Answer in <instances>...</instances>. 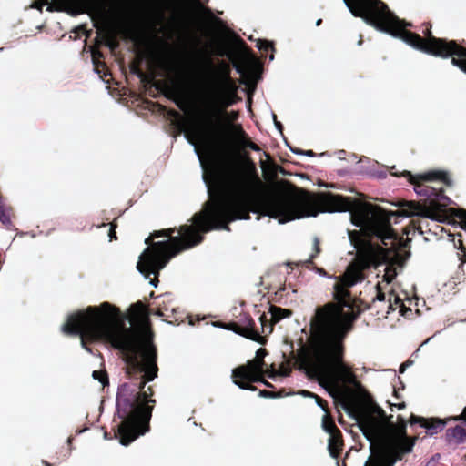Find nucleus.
<instances>
[{
  "label": "nucleus",
  "instance_id": "f257e3e1",
  "mask_svg": "<svg viewBox=\"0 0 466 466\" xmlns=\"http://www.w3.org/2000/svg\"><path fill=\"white\" fill-rule=\"evenodd\" d=\"M248 208L276 219L279 224L316 218L319 213L349 211L351 223L360 228L363 235L375 236L382 241L394 237L389 216L380 207L357 201L350 203L342 196L327 192L295 193L286 181L275 183L270 191L265 193L253 165L244 160L234 164L229 171L228 191L211 198L205 209L194 218V226L181 228V236L171 238L168 244L157 242L149 248V275H157L180 250L198 244L201 239L199 231L228 229L220 224L247 219Z\"/></svg>",
  "mask_w": 466,
  "mask_h": 466
},
{
  "label": "nucleus",
  "instance_id": "f03ea898",
  "mask_svg": "<svg viewBox=\"0 0 466 466\" xmlns=\"http://www.w3.org/2000/svg\"><path fill=\"white\" fill-rule=\"evenodd\" d=\"M137 323L124 327L119 311L107 302L96 307H88L83 311L70 315L62 326V331L70 335L106 338L112 346L121 350L140 353L145 382L157 377L155 350L141 305L137 306Z\"/></svg>",
  "mask_w": 466,
  "mask_h": 466
},
{
  "label": "nucleus",
  "instance_id": "7ed1b4c3",
  "mask_svg": "<svg viewBox=\"0 0 466 466\" xmlns=\"http://www.w3.org/2000/svg\"><path fill=\"white\" fill-rule=\"evenodd\" d=\"M353 319V315L344 314L335 306L318 310L311 323L310 348L299 354L300 369L328 390H336L339 381L356 383L354 374L340 358L341 340Z\"/></svg>",
  "mask_w": 466,
  "mask_h": 466
},
{
  "label": "nucleus",
  "instance_id": "20e7f679",
  "mask_svg": "<svg viewBox=\"0 0 466 466\" xmlns=\"http://www.w3.org/2000/svg\"><path fill=\"white\" fill-rule=\"evenodd\" d=\"M202 66L210 77L195 89L196 106L191 112L188 127L196 124L197 132L202 139L211 141L213 120L223 108L235 103L237 86L228 76L230 67L227 63L214 65L211 58L206 57Z\"/></svg>",
  "mask_w": 466,
  "mask_h": 466
},
{
  "label": "nucleus",
  "instance_id": "39448f33",
  "mask_svg": "<svg viewBox=\"0 0 466 466\" xmlns=\"http://www.w3.org/2000/svg\"><path fill=\"white\" fill-rule=\"evenodd\" d=\"M359 427L372 453L364 466H394L413 450L414 442L406 437L405 427L391 423L379 407L366 412Z\"/></svg>",
  "mask_w": 466,
  "mask_h": 466
},
{
  "label": "nucleus",
  "instance_id": "423d86ee",
  "mask_svg": "<svg viewBox=\"0 0 466 466\" xmlns=\"http://www.w3.org/2000/svg\"><path fill=\"white\" fill-rule=\"evenodd\" d=\"M220 114L213 120V139L206 141L198 135L196 124L187 127L189 136L200 147L210 152H230L243 147L258 151L259 148L253 143L246 140V136L241 127L230 122L220 124Z\"/></svg>",
  "mask_w": 466,
  "mask_h": 466
},
{
  "label": "nucleus",
  "instance_id": "0eeeda50",
  "mask_svg": "<svg viewBox=\"0 0 466 466\" xmlns=\"http://www.w3.org/2000/svg\"><path fill=\"white\" fill-rule=\"evenodd\" d=\"M350 242L356 249L355 260L348 266L344 275L340 278L344 285L352 287L363 279L362 270L370 266L377 267L386 261L385 249L374 247L368 241L353 240L357 232H348Z\"/></svg>",
  "mask_w": 466,
  "mask_h": 466
},
{
  "label": "nucleus",
  "instance_id": "6e6552de",
  "mask_svg": "<svg viewBox=\"0 0 466 466\" xmlns=\"http://www.w3.org/2000/svg\"><path fill=\"white\" fill-rule=\"evenodd\" d=\"M343 3L354 16L361 17L381 32L399 31L405 25L379 0H343Z\"/></svg>",
  "mask_w": 466,
  "mask_h": 466
},
{
  "label": "nucleus",
  "instance_id": "1a4fd4ad",
  "mask_svg": "<svg viewBox=\"0 0 466 466\" xmlns=\"http://www.w3.org/2000/svg\"><path fill=\"white\" fill-rule=\"evenodd\" d=\"M403 41L418 50L436 56L446 58L456 55L458 58H453L452 64L466 73V50L457 46L454 42H445L434 37L421 39L418 35L411 33H405Z\"/></svg>",
  "mask_w": 466,
  "mask_h": 466
},
{
  "label": "nucleus",
  "instance_id": "9d476101",
  "mask_svg": "<svg viewBox=\"0 0 466 466\" xmlns=\"http://www.w3.org/2000/svg\"><path fill=\"white\" fill-rule=\"evenodd\" d=\"M151 410L146 405L138 406L119 427L120 444L128 445L137 436L143 435L147 431V423L150 418Z\"/></svg>",
  "mask_w": 466,
  "mask_h": 466
},
{
  "label": "nucleus",
  "instance_id": "9b49d317",
  "mask_svg": "<svg viewBox=\"0 0 466 466\" xmlns=\"http://www.w3.org/2000/svg\"><path fill=\"white\" fill-rule=\"evenodd\" d=\"M263 361L251 360L246 365L239 366L232 370L233 379H242L249 381H260L262 379Z\"/></svg>",
  "mask_w": 466,
  "mask_h": 466
},
{
  "label": "nucleus",
  "instance_id": "f8f14e48",
  "mask_svg": "<svg viewBox=\"0 0 466 466\" xmlns=\"http://www.w3.org/2000/svg\"><path fill=\"white\" fill-rule=\"evenodd\" d=\"M115 29L125 37L130 38L137 44L143 41V35L134 21L126 16L116 17L114 21Z\"/></svg>",
  "mask_w": 466,
  "mask_h": 466
},
{
  "label": "nucleus",
  "instance_id": "ddd939ff",
  "mask_svg": "<svg viewBox=\"0 0 466 466\" xmlns=\"http://www.w3.org/2000/svg\"><path fill=\"white\" fill-rule=\"evenodd\" d=\"M63 9L71 15L89 12L93 9L94 0H57Z\"/></svg>",
  "mask_w": 466,
  "mask_h": 466
},
{
  "label": "nucleus",
  "instance_id": "4468645a",
  "mask_svg": "<svg viewBox=\"0 0 466 466\" xmlns=\"http://www.w3.org/2000/svg\"><path fill=\"white\" fill-rule=\"evenodd\" d=\"M383 212L389 216V224H390V218L393 217V216H396V217H401V218H410V217H413V216H422V217H425V218H430L428 215H425L421 212V207L413 202V201H409L406 203V207L404 209L402 210H398V211H394V212H390V213H387L383 210ZM391 227V225H390Z\"/></svg>",
  "mask_w": 466,
  "mask_h": 466
},
{
  "label": "nucleus",
  "instance_id": "2eb2a0df",
  "mask_svg": "<svg viewBox=\"0 0 466 466\" xmlns=\"http://www.w3.org/2000/svg\"><path fill=\"white\" fill-rule=\"evenodd\" d=\"M448 175L443 170H431L429 172L418 174L410 177L411 183H417L419 180L424 181H445Z\"/></svg>",
  "mask_w": 466,
  "mask_h": 466
},
{
  "label": "nucleus",
  "instance_id": "dca6fc26",
  "mask_svg": "<svg viewBox=\"0 0 466 466\" xmlns=\"http://www.w3.org/2000/svg\"><path fill=\"white\" fill-rule=\"evenodd\" d=\"M260 164H261L262 174H263L265 179H267V180L273 179L277 175L278 169H280V167H279L271 162L265 163V162L261 161Z\"/></svg>",
  "mask_w": 466,
  "mask_h": 466
},
{
  "label": "nucleus",
  "instance_id": "f3484780",
  "mask_svg": "<svg viewBox=\"0 0 466 466\" xmlns=\"http://www.w3.org/2000/svg\"><path fill=\"white\" fill-rule=\"evenodd\" d=\"M339 440L336 433V431H333L332 433L329 434V440H328V450L329 452V455L332 458H336L339 452Z\"/></svg>",
  "mask_w": 466,
  "mask_h": 466
},
{
  "label": "nucleus",
  "instance_id": "a211bd4d",
  "mask_svg": "<svg viewBox=\"0 0 466 466\" xmlns=\"http://www.w3.org/2000/svg\"><path fill=\"white\" fill-rule=\"evenodd\" d=\"M445 426V422L441 420L431 419L425 421L423 427L427 429L430 435H434L438 431H441Z\"/></svg>",
  "mask_w": 466,
  "mask_h": 466
},
{
  "label": "nucleus",
  "instance_id": "6ab92c4d",
  "mask_svg": "<svg viewBox=\"0 0 466 466\" xmlns=\"http://www.w3.org/2000/svg\"><path fill=\"white\" fill-rule=\"evenodd\" d=\"M222 40L233 47H238L241 44L239 38L227 28L222 31Z\"/></svg>",
  "mask_w": 466,
  "mask_h": 466
},
{
  "label": "nucleus",
  "instance_id": "aec40b11",
  "mask_svg": "<svg viewBox=\"0 0 466 466\" xmlns=\"http://www.w3.org/2000/svg\"><path fill=\"white\" fill-rule=\"evenodd\" d=\"M153 58L160 68L168 72H172L174 70L171 61L165 56L156 54Z\"/></svg>",
  "mask_w": 466,
  "mask_h": 466
},
{
  "label": "nucleus",
  "instance_id": "412c9836",
  "mask_svg": "<svg viewBox=\"0 0 466 466\" xmlns=\"http://www.w3.org/2000/svg\"><path fill=\"white\" fill-rule=\"evenodd\" d=\"M347 288H349V287L344 285L343 281H341V280L339 283L335 284L334 285V298L337 300L344 299L349 295Z\"/></svg>",
  "mask_w": 466,
  "mask_h": 466
},
{
  "label": "nucleus",
  "instance_id": "4be33fe9",
  "mask_svg": "<svg viewBox=\"0 0 466 466\" xmlns=\"http://www.w3.org/2000/svg\"><path fill=\"white\" fill-rule=\"evenodd\" d=\"M270 313H271V320L274 322H278L280 319L289 316V310L283 309L280 308H272L270 310Z\"/></svg>",
  "mask_w": 466,
  "mask_h": 466
},
{
  "label": "nucleus",
  "instance_id": "5701e85b",
  "mask_svg": "<svg viewBox=\"0 0 466 466\" xmlns=\"http://www.w3.org/2000/svg\"><path fill=\"white\" fill-rule=\"evenodd\" d=\"M451 436L457 442H461L466 440V431L461 427H456L451 431Z\"/></svg>",
  "mask_w": 466,
  "mask_h": 466
},
{
  "label": "nucleus",
  "instance_id": "b1692460",
  "mask_svg": "<svg viewBox=\"0 0 466 466\" xmlns=\"http://www.w3.org/2000/svg\"><path fill=\"white\" fill-rule=\"evenodd\" d=\"M396 275L397 273L395 268L387 267L383 278L387 283H390L395 279Z\"/></svg>",
  "mask_w": 466,
  "mask_h": 466
},
{
  "label": "nucleus",
  "instance_id": "393cba45",
  "mask_svg": "<svg viewBox=\"0 0 466 466\" xmlns=\"http://www.w3.org/2000/svg\"><path fill=\"white\" fill-rule=\"evenodd\" d=\"M322 428L329 434L335 431L334 425L330 421H329L326 414L322 417Z\"/></svg>",
  "mask_w": 466,
  "mask_h": 466
},
{
  "label": "nucleus",
  "instance_id": "a878e982",
  "mask_svg": "<svg viewBox=\"0 0 466 466\" xmlns=\"http://www.w3.org/2000/svg\"><path fill=\"white\" fill-rule=\"evenodd\" d=\"M92 378L98 380L103 386L107 383L106 375L102 371H93Z\"/></svg>",
  "mask_w": 466,
  "mask_h": 466
},
{
  "label": "nucleus",
  "instance_id": "bb28decb",
  "mask_svg": "<svg viewBox=\"0 0 466 466\" xmlns=\"http://www.w3.org/2000/svg\"><path fill=\"white\" fill-rule=\"evenodd\" d=\"M233 383L241 390H254L253 387L248 386L247 383L239 382L236 379H234Z\"/></svg>",
  "mask_w": 466,
  "mask_h": 466
},
{
  "label": "nucleus",
  "instance_id": "cd10ccee",
  "mask_svg": "<svg viewBox=\"0 0 466 466\" xmlns=\"http://www.w3.org/2000/svg\"><path fill=\"white\" fill-rule=\"evenodd\" d=\"M257 48L259 50H268L270 47L269 43L262 40H257Z\"/></svg>",
  "mask_w": 466,
  "mask_h": 466
},
{
  "label": "nucleus",
  "instance_id": "c85d7f7f",
  "mask_svg": "<svg viewBox=\"0 0 466 466\" xmlns=\"http://www.w3.org/2000/svg\"><path fill=\"white\" fill-rule=\"evenodd\" d=\"M277 375H281V376H287L288 375V370H282L280 371H270L268 373V376L271 377V378H274L276 377Z\"/></svg>",
  "mask_w": 466,
  "mask_h": 466
},
{
  "label": "nucleus",
  "instance_id": "c756f323",
  "mask_svg": "<svg viewBox=\"0 0 466 466\" xmlns=\"http://www.w3.org/2000/svg\"><path fill=\"white\" fill-rule=\"evenodd\" d=\"M266 355L264 350L262 349H258L257 351H256V354H255V358L253 360H259L260 361H263V358L264 356Z\"/></svg>",
  "mask_w": 466,
  "mask_h": 466
},
{
  "label": "nucleus",
  "instance_id": "7c9ffc66",
  "mask_svg": "<svg viewBox=\"0 0 466 466\" xmlns=\"http://www.w3.org/2000/svg\"><path fill=\"white\" fill-rule=\"evenodd\" d=\"M290 150H291L294 154H296V155H303V156L309 157H313V156H314L313 152H312V151H310V150H308V151H305V152H301V151H299V150H293V149H291V148H290Z\"/></svg>",
  "mask_w": 466,
  "mask_h": 466
},
{
  "label": "nucleus",
  "instance_id": "2f4dec72",
  "mask_svg": "<svg viewBox=\"0 0 466 466\" xmlns=\"http://www.w3.org/2000/svg\"><path fill=\"white\" fill-rule=\"evenodd\" d=\"M303 394H307L308 396L314 398L316 400V404L326 413V410H324V408L322 407V405L319 402V399L315 394L309 393V392H305V391H303Z\"/></svg>",
  "mask_w": 466,
  "mask_h": 466
},
{
  "label": "nucleus",
  "instance_id": "473e14b6",
  "mask_svg": "<svg viewBox=\"0 0 466 466\" xmlns=\"http://www.w3.org/2000/svg\"><path fill=\"white\" fill-rule=\"evenodd\" d=\"M172 232H173V229L168 228L167 230L157 231V233H154L152 235V237H158V236H161V235L170 236Z\"/></svg>",
  "mask_w": 466,
  "mask_h": 466
},
{
  "label": "nucleus",
  "instance_id": "72a5a7b5",
  "mask_svg": "<svg viewBox=\"0 0 466 466\" xmlns=\"http://www.w3.org/2000/svg\"><path fill=\"white\" fill-rule=\"evenodd\" d=\"M44 5H45V1L39 0V1L35 2V4H33L32 7L41 10Z\"/></svg>",
  "mask_w": 466,
  "mask_h": 466
},
{
  "label": "nucleus",
  "instance_id": "f704fd0d",
  "mask_svg": "<svg viewBox=\"0 0 466 466\" xmlns=\"http://www.w3.org/2000/svg\"><path fill=\"white\" fill-rule=\"evenodd\" d=\"M0 219H1L4 223H7V222H9L8 217L4 213V211H0Z\"/></svg>",
  "mask_w": 466,
  "mask_h": 466
},
{
  "label": "nucleus",
  "instance_id": "c9c22d12",
  "mask_svg": "<svg viewBox=\"0 0 466 466\" xmlns=\"http://www.w3.org/2000/svg\"><path fill=\"white\" fill-rule=\"evenodd\" d=\"M459 216L461 217V221L464 223V225L466 227V211H464V210L460 211Z\"/></svg>",
  "mask_w": 466,
  "mask_h": 466
},
{
  "label": "nucleus",
  "instance_id": "e433bc0d",
  "mask_svg": "<svg viewBox=\"0 0 466 466\" xmlns=\"http://www.w3.org/2000/svg\"><path fill=\"white\" fill-rule=\"evenodd\" d=\"M272 117H273V120H274V125L276 127V128L279 130V131H281V126L279 122L276 121V116L275 115H272Z\"/></svg>",
  "mask_w": 466,
  "mask_h": 466
},
{
  "label": "nucleus",
  "instance_id": "4c0bfd02",
  "mask_svg": "<svg viewBox=\"0 0 466 466\" xmlns=\"http://www.w3.org/2000/svg\"><path fill=\"white\" fill-rule=\"evenodd\" d=\"M406 203L405 201H399V202H396V203H392V206H395V207H406Z\"/></svg>",
  "mask_w": 466,
  "mask_h": 466
},
{
  "label": "nucleus",
  "instance_id": "58836bf2",
  "mask_svg": "<svg viewBox=\"0 0 466 466\" xmlns=\"http://www.w3.org/2000/svg\"><path fill=\"white\" fill-rule=\"evenodd\" d=\"M188 143H189V144H191V145L193 146V147H194V153L197 155V157H198V160H200V157H199L198 152V150H197V148H196V145H195V143H194V142H192V141H190V140H188Z\"/></svg>",
  "mask_w": 466,
  "mask_h": 466
},
{
  "label": "nucleus",
  "instance_id": "ea45409f",
  "mask_svg": "<svg viewBox=\"0 0 466 466\" xmlns=\"http://www.w3.org/2000/svg\"><path fill=\"white\" fill-rule=\"evenodd\" d=\"M393 406L396 407L399 410H403L406 405H405L404 402H400V403H398V404H394Z\"/></svg>",
  "mask_w": 466,
  "mask_h": 466
},
{
  "label": "nucleus",
  "instance_id": "a19ab883",
  "mask_svg": "<svg viewBox=\"0 0 466 466\" xmlns=\"http://www.w3.org/2000/svg\"><path fill=\"white\" fill-rule=\"evenodd\" d=\"M108 238H109V241H111L114 238H116L115 232L113 231L112 228L109 229Z\"/></svg>",
  "mask_w": 466,
  "mask_h": 466
},
{
  "label": "nucleus",
  "instance_id": "79ce46f5",
  "mask_svg": "<svg viewBox=\"0 0 466 466\" xmlns=\"http://www.w3.org/2000/svg\"><path fill=\"white\" fill-rule=\"evenodd\" d=\"M216 53L218 56H223L226 54V51L224 49L220 48V49H218Z\"/></svg>",
  "mask_w": 466,
  "mask_h": 466
},
{
  "label": "nucleus",
  "instance_id": "37998d69",
  "mask_svg": "<svg viewBox=\"0 0 466 466\" xmlns=\"http://www.w3.org/2000/svg\"><path fill=\"white\" fill-rule=\"evenodd\" d=\"M377 299H378L379 301H382V300H384V295H383V294H379V295H378V297H377Z\"/></svg>",
  "mask_w": 466,
  "mask_h": 466
},
{
  "label": "nucleus",
  "instance_id": "c03bdc74",
  "mask_svg": "<svg viewBox=\"0 0 466 466\" xmlns=\"http://www.w3.org/2000/svg\"><path fill=\"white\" fill-rule=\"evenodd\" d=\"M149 284H150V285H152V286H154V287H156V284H155V283H154V281H153V280H151V279H150V281H149Z\"/></svg>",
  "mask_w": 466,
  "mask_h": 466
},
{
  "label": "nucleus",
  "instance_id": "a18cd8bd",
  "mask_svg": "<svg viewBox=\"0 0 466 466\" xmlns=\"http://www.w3.org/2000/svg\"><path fill=\"white\" fill-rule=\"evenodd\" d=\"M324 187H329V188H332V187H333V186H331V185H328V186H327V185H325Z\"/></svg>",
  "mask_w": 466,
  "mask_h": 466
},
{
  "label": "nucleus",
  "instance_id": "49530a36",
  "mask_svg": "<svg viewBox=\"0 0 466 466\" xmlns=\"http://www.w3.org/2000/svg\"><path fill=\"white\" fill-rule=\"evenodd\" d=\"M143 396H144V398L146 400L147 398V392H143Z\"/></svg>",
  "mask_w": 466,
  "mask_h": 466
},
{
  "label": "nucleus",
  "instance_id": "de8ad7c7",
  "mask_svg": "<svg viewBox=\"0 0 466 466\" xmlns=\"http://www.w3.org/2000/svg\"><path fill=\"white\" fill-rule=\"evenodd\" d=\"M319 23H320V19H318V20L316 21V25H319Z\"/></svg>",
  "mask_w": 466,
  "mask_h": 466
},
{
  "label": "nucleus",
  "instance_id": "09e8293b",
  "mask_svg": "<svg viewBox=\"0 0 466 466\" xmlns=\"http://www.w3.org/2000/svg\"><path fill=\"white\" fill-rule=\"evenodd\" d=\"M278 171H279L280 173L284 174V171L283 169L280 167V169H278Z\"/></svg>",
  "mask_w": 466,
  "mask_h": 466
},
{
  "label": "nucleus",
  "instance_id": "8fccbe9b",
  "mask_svg": "<svg viewBox=\"0 0 466 466\" xmlns=\"http://www.w3.org/2000/svg\"><path fill=\"white\" fill-rule=\"evenodd\" d=\"M464 415L466 416V409L464 410Z\"/></svg>",
  "mask_w": 466,
  "mask_h": 466
}]
</instances>
